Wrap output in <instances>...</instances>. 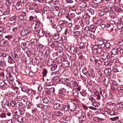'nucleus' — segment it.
<instances>
[{"label":"nucleus","mask_w":123,"mask_h":123,"mask_svg":"<svg viewBox=\"0 0 123 123\" xmlns=\"http://www.w3.org/2000/svg\"><path fill=\"white\" fill-rule=\"evenodd\" d=\"M12 81H10L8 80H5L4 81L0 80V86L3 89H5L7 88L9 84H13Z\"/></svg>","instance_id":"1"},{"label":"nucleus","mask_w":123,"mask_h":123,"mask_svg":"<svg viewBox=\"0 0 123 123\" xmlns=\"http://www.w3.org/2000/svg\"><path fill=\"white\" fill-rule=\"evenodd\" d=\"M114 4L112 2H109L108 3L107 6H104L103 8L104 12L106 13H108L109 11H113Z\"/></svg>","instance_id":"2"},{"label":"nucleus","mask_w":123,"mask_h":123,"mask_svg":"<svg viewBox=\"0 0 123 123\" xmlns=\"http://www.w3.org/2000/svg\"><path fill=\"white\" fill-rule=\"evenodd\" d=\"M58 23L59 25L57 26L56 30L57 32H60L66 26L65 21L64 20H60Z\"/></svg>","instance_id":"3"},{"label":"nucleus","mask_w":123,"mask_h":123,"mask_svg":"<svg viewBox=\"0 0 123 123\" xmlns=\"http://www.w3.org/2000/svg\"><path fill=\"white\" fill-rule=\"evenodd\" d=\"M110 115L111 117L109 119L112 121H115L119 118L118 114L117 112L112 111L110 113Z\"/></svg>","instance_id":"4"},{"label":"nucleus","mask_w":123,"mask_h":123,"mask_svg":"<svg viewBox=\"0 0 123 123\" xmlns=\"http://www.w3.org/2000/svg\"><path fill=\"white\" fill-rule=\"evenodd\" d=\"M0 45L1 47L4 46V48L5 51H7L9 49V45L7 40L0 41Z\"/></svg>","instance_id":"5"},{"label":"nucleus","mask_w":123,"mask_h":123,"mask_svg":"<svg viewBox=\"0 0 123 123\" xmlns=\"http://www.w3.org/2000/svg\"><path fill=\"white\" fill-rule=\"evenodd\" d=\"M67 105L69 107V109L70 111H74L76 108L77 105L76 104L72 101L68 102Z\"/></svg>","instance_id":"6"},{"label":"nucleus","mask_w":123,"mask_h":123,"mask_svg":"<svg viewBox=\"0 0 123 123\" xmlns=\"http://www.w3.org/2000/svg\"><path fill=\"white\" fill-rule=\"evenodd\" d=\"M93 51L94 54H98L101 53L102 52L101 49L98 47V45H95L93 46L92 47Z\"/></svg>","instance_id":"7"},{"label":"nucleus","mask_w":123,"mask_h":123,"mask_svg":"<svg viewBox=\"0 0 123 123\" xmlns=\"http://www.w3.org/2000/svg\"><path fill=\"white\" fill-rule=\"evenodd\" d=\"M89 99L90 101L92 102V105L93 107H97L99 106V102L97 101L94 98L90 96L89 98Z\"/></svg>","instance_id":"8"},{"label":"nucleus","mask_w":123,"mask_h":123,"mask_svg":"<svg viewBox=\"0 0 123 123\" xmlns=\"http://www.w3.org/2000/svg\"><path fill=\"white\" fill-rule=\"evenodd\" d=\"M30 3L28 2L27 3V5H26V7L27 8V5H28L29 8H28L29 10H33L37 8V4L35 3H32L31 4L29 5Z\"/></svg>","instance_id":"9"},{"label":"nucleus","mask_w":123,"mask_h":123,"mask_svg":"<svg viewBox=\"0 0 123 123\" xmlns=\"http://www.w3.org/2000/svg\"><path fill=\"white\" fill-rule=\"evenodd\" d=\"M51 52V50L48 47L45 48L43 51V53L45 55L44 56L46 58H47L48 56L50 55V54Z\"/></svg>","instance_id":"10"},{"label":"nucleus","mask_w":123,"mask_h":123,"mask_svg":"<svg viewBox=\"0 0 123 123\" xmlns=\"http://www.w3.org/2000/svg\"><path fill=\"white\" fill-rule=\"evenodd\" d=\"M75 16V14L74 13L69 12L66 14V18L69 21H71L72 18Z\"/></svg>","instance_id":"11"},{"label":"nucleus","mask_w":123,"mask_h":123,"mask_svg":"<svg viewBox=\"0 0 123 123\" xmlns=\"http://www.w3.org/2000/svg\"><path fill=\"white\" fill-rule=\"evenodd\" d=\"M63 106V105L62 104L57 103H55L53 106L54 109L56 110H61Z\"/></svg>","instance_id":"12"},{"label":"nucleus","mask_w":123,"mask_h":123,"mask_svg":"<svg viewBox=\"0 0 123 123\" xmlns=\"http://www.w3.org/2000/svg\"><path fill=\"white\" fill-rule=\"evenodd\" d=\"M12 116V114L9 112H8L6 113H0V117L1 118H5L8 117H11Z\"/></svg>","instance_id":"13"},{"label":"nucleus","mask_w":123,"mask_h":123,"mask_svg":"<svg viewBox=\"0 0 123 123\" xmlns=\"http://www.w3.org/2000/svg\"><path fill=\"white\" fill-rule=\"evenodd\" d=\"M84 112V111H83L81 110H77L74 113L73 115L79 118L83 115Z\"/></svg>","instance_id":"14"},{"label":"nucleus","mask_w":123,"mask_h":123,"mask_svg":"<svg viewBox=\"0 0 123 123\" xmlns=\"http://www.w3.org/2000/svg\"><path fill=\"white\" fill-rule=\"evenodd\" d=\"M62 119L65 121L71 123L72 121V118L70 116H64L62 117Z\"/></svg>","instance_id":"15"},{"label":"nucleus","mask_w":123,"mask_h":123,"mask_svg":"<svg viewBox=\"0 0 123 123\" xmlns=\"http://www.w3.org/2000/svg\"><path fill=\"white\" fill-rule=\"evenodd\" d=\"M67 85L68 86H70L71 87H74L77 86L78 84L76 81H71L69 82V84H68Z\"/></svg>","instance_id":"16"},{"label":"nucleus","mask_w":123,"mask_h":123,"mask_svg":"<svg viewBox=\"0 0 123 123\" xmlns=\"http://www.w3.org/2000/svg\"><path fill=\"white\" fill-rule=\"evenodd\" d=\"M101 59H102L105 60L107 58L109 59L110 58V55L107 52L104 53L102 55H101Z\"/></svg>","instance_id":"17"},{"label":"nucleus","mask_w":123,"mask_h":123,"mask_svg":"<svg viewBox=\"0 0 123 123\" xmlns=\"http://www.w3.org/2000/svg\"><path fill=\"white\" fill-rule=\"evenodd\" d=\"M86 115V111L84 112L83 115L81 116L79 118V120L80 122L82 123L83 122L85 121L86 120V117L85 116Z\"/></svg>","instance_id":"18"},{"label":"nucleus","mask_w":123,"mask_h":123,"mask_svg":"<svg viewBox=\"0 0 123 123\" xmlns=\"http://www.w3.org/2000/svg\"><path fill=\"white\" fill-rule=\"evenodd\" d=\"M118 85L117 82L114 81L113 84L111 85V88L112 90L114 92L115 91L117 90V86Z\"/></svg>","instance_id":"19"},{"label":"nucleus","mask_w":123,"mask_h":123,"mask_svg":"<svg viewBox=\"0 0 123 123\" xmlns=\"http://www.w3.org/2000/svg\"><path fill=\"white\" fill-rule=\"evenodd\" d=\"M6 77L7 79H9L8 80L10 81H12L13 80V77L11 75V73L9 72H7L6 75Z\"/></svg>","instance_id":"20"},{"label":"nucleus","mask_w":123,"mask_h":123,"mask_svg":"<svg viewBox=\"0 0 123 123\" xmlns=\"http://www.w3.org/2000/svg\"><path fill=\"white\" fill-rule=\"evenodd\" d=\"M62 66L64 68L68 67L70 65L69 62L68 60H66L63 61L62 62Z\"/></svg>","instance_id":"21"},{"label":"nucleus","mask_w":123,"mask_h":123,"mask_svg":"<svg viewBox=\"0 0 123 123\" xmlns=\"http://www.w3.org/2000/svg\"><path fill=\"white\" fill-rule=\"evenodd\" d=\"M37 33L40 37L43 36L45 33V32L43 31V29H42L39 30L38 31L37 30Z\"/></svg>","instance_id":"22"},{"label":"nucleus","mask_w":123,"mask_h":123,"mask_svg":"<svg viewBox=\"0 0 123 123\" xmlns=\"http://www.w3.org/2000/svg\"><path fill=\"white\" fill-rule=\"evenodd\" d=\"M47 117L50 119L52 120L54 119L55 117V116L53 115V114L51 113H46Z\"/></svg>","instance_id":"23"},{"label":"nucleus","mask_w":123,"mask_h":123,"mask_svg":"<svg viewBox=\"0 0 123 123\" xmlns=\"http://www.w3.org/2000/svg\"><path fill=\"white\" fill-rule=\"evenodd\" d=\"M102 80L104 83V84L106 85L108 84L109 82V79L107 77H103L102 78Z\"/></svg>","instance_id":"24"},{"label":"nucleus","mask_w":123,"mask_h":123,"mask_svg":"<svg viewBox=\"0 0 123 123\" xmlns=\"http://www.w3.org/2000/svg\"><path fill=\"white\" fill-rule=\"evenodd\" d=\"M0 66L5 68L6 66V64L5 60L3 59H1L0 61Z\"/></svg>","instance_id":"25"},{"label":"nucleus","mask_w":123,"mask_h":123,"mask_svg":"<svg viewBox=\"0 0 123 123\" xmlns=\"http://www.w3.org/2000/svg\"><path fill=\"white\" fill-rule=\"evenodd\" d=\"M101 94L102 95L104 98L107 99H111V97H109L108 95L105 92H102Z\"/></svg>","instance_id":"26"},{"label":"nucleus","mask_w":123,"mask_h":123,"mask_svg":"<svg viewBox=\"0 0 123 123\" xmlns=\"http://www.w3.org/2000/svg\"><path fill=\"white\" fill-rule=\"evenodd\" d=\"M66 14L65 11L64 9H60L58 13V15L59 17H61Z\"/></svg>","instance_id":"27"},{"label":"nucleus","mask_w":123,"mask_h":123,"mask_svg":"<svg viewBox=\"0 0 123 123\" xmlns=\"http://www.w3.org/2000/svg\"><path fill=\"white\" fill-rule=\"evenodd\" d=\"M97 40L98 42V45H100V44H102V43L105 42H105H106V40H105L103 39L100 37H99L97 38Z\"/></svg>","instance_id":"28"},{"label":"nucleus","mask_w":123,"mask_h":123,"mask_svg":"<svg viewBox=\"0 0 123 123\" xmlns=\"http://www.w3.org/2000/svg\"><path fill=\"white\" fill-rule=\"evenodd\" d=\"M54 41V39L52 37L48 38V45L51 47Z\"/></svg>","instance_id":"29"},{"label":"nucleus","mask_w":123,"mask_h":123,"mask_svg":"<svg viewBox=\"0 0 123 123\" xmlns=\"http://www.w3.org/2000/svg\"><path fill=\"white\" fill-rule=\"evenodd\" d=\"M69 51L72 54L74 53L76 50V48L73 46H70L69 47Z\"/></svg>","instance_id":"30"},{"label":"nucleus","mask_w":123,"mask_h":123,"mask_svg":"<svg viewBox=\"0 0 123 123\" xmlns=\"http://www.w3.org/2000/svg\"><path fill=\"white\" fill-rule=\"evenodd\" d=\"M97 58L96 59L95 62L97 65L98 64V66H99L102 63V59L101 58H98V57H97Z\"/></svg>","instance_id":"31"},{"label":"nucleus","mask_w":123,"mask_h":123,"mask_svg":"<svg viewBox=\"0 0 123 123\" xmlns=\"http://www.w3.org/2000/svg\"><path fill=\"white\" fill-rule=\"evenodd\" d=\"M118 48L112 49L111 50L112 54L115 55H117L118 54Z\"/></svg>","instance_id":"32"},{"label":"nucleus","mask_w":123,"mask_h":123,"mask_svg":"<svg viewBox=\"0 0 123 123\" xmlns=\"http://www.w3.org/2000/svg\"><path fill=\"white\" fill-rule=\"evenodd\" d=\"M8 63L10 64L13 63L14 61L13 58L12 57L11 55H9L8 58Z\"/></svg>","instance_id":"33"},{"label":"nucleus","mask_w":123,"mask_h":123,"mask_svg":"<svg viewBox=\"0 0 123 123\" xmlns=\"http://www.w3.org/2000/svg\"><path fill=\"white\" fill-rule=\"evenodd\" d=\"M59 43L58 41H54L51 47L52 48H54L55 47L56 48L59 47L58 46Z\"/></svg>","instance_id":"34"},{"label":"nucleus","mask_w":123,"mask_h":123,"mask_svg":"<svg viewBox=\"0 0 123 123\" xmlns=\"http://www.w3.org/2000/svg\"><path fill=\"white\" fill-rule=\"evenodd\" d=\"M58 66L56 64H53L50 67V70L53 71L55 70L57 68Z\"/></svg>","instance_id":"35"},{"label":"nucleus","mask_w":123,"mask_h":123,"mask_svg":"<svg viewBox=\"0 0 123 123\" xmlns=\"http://www.w3.org/2000/svg\"><path fill=\"white\" fill-rule=\"evenodd\" d=\"M80 32L79 31H74L73 33V36L75 38H77L80 35Z\"/></svg>","instance_id":"36"},{"label":"nucleus","mask_w":123,"mask_h":123,"mask_svg":"<svg viewBox=\"0 0 123 123\" xmlns=\"http://www.w3.org/2000/svg\"><path fill=\"white\" fill-rule=\"evenodd\" d=\"M78 48L80 49H84L85 48L84 43L81 42L78 46Z\"/></svg>","instance_id":"37"},{"label":"nucleus","mask_w":123,"mask_h":123,"mask_svg":"<svg viewBox=\"0 0 123 123\" xmlns=\"http://www.w3.org/2000/svg\"><path fill=\"white\" fill-rule=\"evenodd\" d=\"M31 45H36L37 43V40L35 39H32L31 40Z\"/></svg>","instance_id":"38"},{"label":"nucleus","mask_w":123,"mask_h":123,"mask_svg":"<svg viewBox=\"0 0 123 123\" xmlns=\"http://www.w3.org/2000/svg\"><path fill=\"white\" fill-rule=\"evenodd\" d=\"M41 22L40 21H37L35 22V26L34 27V29H37L39 27V25L40 24Z\"/></svg>","instance_id":"39"},{"label":"nucleus","mask_w":123,"mask_h":123,"mask_svg":"<svg viewBox=\"0 0 123 123\" xmlns=\"http://www.w3.org/2000/svg\"><path fill=\"white\" fill-rule=\"evenodd\" d=\"M54 114L55 116H61L63 115L62 113L60 111L55 112Z\"/></svg>","instance_id":"40"},{"label":"nucleus","mask_w":123,"mask_h":123,"mask_svg":"<svg viewBox=\"0 0 123 123\" xmlns=\"http://www.w3.org/2000/svg\"><path fill=\"white\" fill-rule=\"evenodd\" d=\"M26 33L27 35V38L28 37L30 38L32 36H33L32 33L29 31L27 30L26 31Z\"/></svg>","instance_id":"41"},{"label":"nucleus","mask_w":123,"mask_h":123,"mask_svg":"<svg viewBox=\"0 0 123 123\" xmlns=\"http://www.w3.org/2000/svg\"><path fill=\"white\" fill-rule=\"evenodd\" d=\"M26 30L25 31H22L20 33V35L24 37L25 38H27V35L26 33Z\"/></svg>","instance_id":"42"},{"label":"nucleus","mask_w":123,"mask_h":123,"mask_svg":"<svg viewBox=\"0 0 123 123\" xmlns=\"http://www.w3.org/2000/svg\"><path fill=\"white\" fill-rule=\"evenodd\" d=\"M25 44V47L28 49H30L31 47V44L30 43L29 41L26 42Z\"/></svg>","instance_id":"43"},{"label":"nucleus","mask_w":123,"mask_h":123,"mask_svg":"<svg viewBox=\"0 0 123 123\" xmlns=\"http://www.w3.org/2000/svg\"><path fill=\"white\" fill-rule=\"evenodd\" d=\"M59 37V34L58 33H55L53 36V39L55 40L58 39Z\"/></svg>","instance_id":"44"},{"label":"nucleus","mask_w":123,"mask_h":123,"mask_svg":"<svg viewBox=\"0 0 123 123\" xmlns=\"http://www.w3.org/2000/svg\"><path fill=\"white\" fill-rule=\"evenodd\" d=\"M117 107L118 109H123V104L122 103H119L117 104Z\"/></svg>","instance_id":"45"},{"label":"nucleus","mask_w":123,"mask_h":123,"mask_svg":"<svg viewBox=\"0 0 123 123\" xmlns=\"http://www.w3.org/2000/svg\"><path fill=\"white\" fill-rule=\"evenodd\" d=\"M69 109V107L68 105L67 106L64 105H63V106L61 110H64L65 111H67Z\"/></svg>","instance_id":"46"},{"label":"nucleus","mask_w":123,"mask_h":123,"mask_svg":"<svg viewBox=\"0 0 123 123\" xmlns=\"http://www.w3.org/2000/svg\"><path fill=\"white\" fill-rule=\"evenodd\" d=\"M66 91L65 89L62 88H60L59 90V94L60 93L61 94H62L63 95V94L65 93Z\"/></svg>","instance_id":"47"},{"label":"nucleus","mask_w":123,"mask_h":123,"mask_svg":"<svg viewBox=\"0 0 123 123\" xmlns=\"http://www.w3.org/2000/svg\"><path fill=\"white\" fill-rule=\"evenodd\" d=\"M11 56L12 58H13L14 59H15L16 60H18V59L19 58L18 55L16 53L11 54Z\"/></svg>","instance_id":"48"},{"label":"nucleus","mask_w":123,"mask_h":123,"mask_svg":"<svg viewBox=\"0 0 123 123\" xmlns=\"http://www.w3.org/2000/svg\"><path fill=\"white\" fill-rule=\"evenodd\" d=\"M32 104L31 102L30 101H28L26 103V105L27 106V108L28 109L31 108L30 106L32 105Z\"/></svg>","instance_id":"49"},{"label":"nucleus","mask_w":123,"mask_h":123,"mask_svg":"<svg viewBox=\"0 0 123 123\" xmlns=\"http://www.w3.org/2000/svg\"><path fill=\"white\" fill-rule=\"evenodd\" d=\"M76 54L78 55H79L81 54V52L80 50L77 47H76V50L75 52Z\"/></svg>","instance_id":"50"},{"label":"nucleus","mask_w":123,"mask_h":123,"mask_svg":"<svg viewBox=\"0 0 123 123\" xmlns=\"http://www.w3.org/2000/svg\"><path fill=\"white\" fill-rule=\"evenodd\" d=\"M111 69L110 68H106L104 70V73L106 75H108L111 71Z\"/></svg>","instance_id":"51"},{"label":"nucleus","mask_w":123,"mask_h":123,"mask_svg":"<svg viewBox=\"0 0 123 123\" xmlns=\"http://www.w3.org/2000/svg\"><path fill=\"white\" fill-rule=\"evenodd\" d=\"M16 9L18 10H19L21 9L22 8V6L21 4L19 3H17L16 5Z\"/></svg>","instance_id":"52"},{"label":"nucleus","mask_w":123,"mask_h":123,"mask_svg":"<svg viewBox=\"0 0 123 123\" xmlns=\"http://www.w3.org/2000/svg\"><path fill=\"white\" fill-rule=\"evenodd\" d=\"M28 88L27 86H23L21 87V90L23 92L26 93Z\"/></svg>","instance_id":"53"},{"label":"nucleus","mask_w":123,"mask_h":123,"mask_svg":"<svg viewBox=\"0 0 123 123\" xmlns=\"http://www.w3.org/2000/svg\"><path fill=\"white\" fill-rule=\"evenodd\" d=\"M97 56L96 58H95V57L93 55L91 56L90 57V60L92 62H95L96 59H97Z\"/></svg>","instance_id":"54"},{"label":"nucleus","mask_w":123,"mask_h":123,"mask_svg":"<svg viewBox=\"0 0 123 123\" xmlns=\"http://www.w3.org/2000/svg\"><path fill=\"white\" fill-rule=\"evenodd\" d=\"M109 16L110 17L112 18H115L116 17L115 13L113 12L110 13Z\"/></svg>","instance_id":"55"},{"label":"nucleus","mask_w":123,"mask_h":123,"mask_svg":"<svg viewBox=\"0 0 123 123\" xmlns=\"http://www.w3.org/2000/svg\"><path fill=\"white\" fill-rule=\"evenodd\" d=\"M48 73V71L46 69H44L43 72V77H46Z\"/></svg>","instance_id":"56"},{"label":"nucleus","mask_w":123,"mask_h":123,"mask_svg":"<svg viewBox=\"0 0 123 123\" xmlns=\"http://www.w3.org/2000/svg\"><path fill=\"white\" fill-rule=\"evenodd\" d=\"M117 26L118 28L120 29H122L123 28V25L121 23H117Z\"/></svg>","instance_id":"57"},{"label":"nucleus","mask_w":123,"mask_h":123,"mask_svg":"<svg viewBox=\"0 0 123 123\" xmlns=\"http://www.w3.org/2000/svg\"><path fill=\"white\" fill-rule=\"evenodd\" d=\"M82 72L84 75H87L88 73V71L87 69V68L86 67H84L83 68Z\"/></svg>","instance_id":"58"},{"label":"nucleus","mask_w":123,"mask_h":123,"mask_svg":"<svg viewBox=\"0 0 123 123\" xmlns=\"http://www.w3.org/2000/svg\"><path fill=\"white\" fill-rule=\"evenodd\" d=\"M10 13V9L9 8H7L5 11L4 10V15H6L9 14Z\"/></svg>","instance_id":"59"},{"label":"nucleus","mask_w":123,"mask_h":123,"mask_svg":"<svg viewBox=\"0 0 123 123\" xmlns=\"http://www.w3.org/2000/svg\"><path fill=\"white\" fill-rule=\"evenodd\" d=\"M63 84H65L67 86V84H69V82H68L69 81V80L67 78L63 79Z\"/></svg>","instance_id":"60"},{"label":"nucleus","mask_w":123,"mask_h":123,"mask_svg":"<svg viewBox=\"0 0 123 123\" xmlns=\"http://www.w3.org/2000/svg\"><path fill=\"white\" fill-rule=\"evenodd\" d=\"M53 64V62H52L51 60H49L47 62V65L48 66H51Z\"/></svg>","instance_id":"61"},{"label":"nucleus","mask_w":123,"mask_h":123,"mask_svg":"<svg viewBox=\"0 0 123 123\" xmlns=\"http://www.w3.org/2000/svg\"><path fill=\"white\" fill-rule=\"evenodd\" d=\"M90 30L92 32L94 33L95 32V30L96 29V27H95L94 26L92 25H91L90 27Z\"/></svg>","instance_id":"62"},{"label":"nucleus","mask_w":123,"mask_h":123,"mask_svg":"<svg viewBox=\"0 0 123 123\" xmlns=\"http://www.w3.org/2000/svg\"><path fill=\"white\" fill-rule=\"evenodd\" d=\"M80 77L82 80L84 81H86L87 78V77L86 75H81Z\"/></svg>","instance_id":"63"},{"label":"nucleus","mask_w":123,"mask_h":123,"mask_svg":"<svg viewBox=\"0 0 123 123\" xmlns=\"http://www.w3.org/2000/svg\"><path fill=\"white\" fill-rule=\"evenodd\" d=\"M16 18L17 17L16 16H13L10 18H9V20L12 21H14V22H15Z\"/></svg>","instance_id":"64"}]
</instances>
